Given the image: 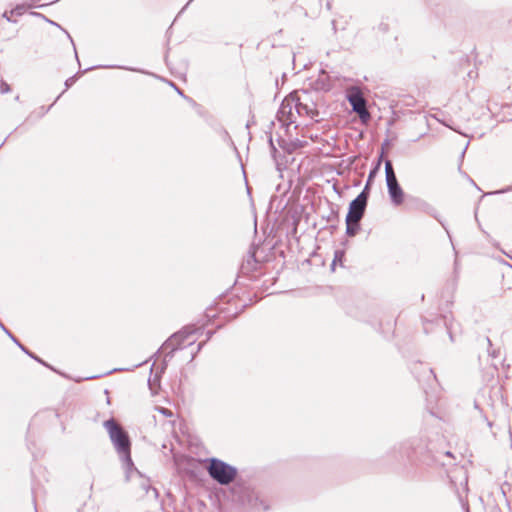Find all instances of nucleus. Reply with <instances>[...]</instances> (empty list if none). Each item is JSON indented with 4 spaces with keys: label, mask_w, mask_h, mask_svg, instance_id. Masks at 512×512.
I'll return each mask as SVG.
<instances>
[{
    "label": "nucleus",
    "mask_w": 512,
    "mask_h": 512,
    "mask_svg": "<svg viewBox=\"0 0 512 512\" xmlns=\"http://www.w3.org/2000/svg\"><path fill=\"white\" fill-rule=\"evenodd\" d=\"M487 424H488L489 427L492 426V423L490 421H487Z\"/></svg>",
    "instance_id": "49"
},
{
    "label": "nucleus",
    "mask_w": 512,
    "mask_h": 512,
    "mask_svg": "<svg viewBox=\"0 0 512 512\" xmlns=\"http://www.w3.org/2000/svg\"><path fill=\"white\" fill-rule=\"evenodd\" d=\"M386 185L390 200L393 205L400 206L404 202V191L400 186L392 162L385 160Z\"/></svg>",
    "instance_id": "6"
},
{
    "label": "nucleus",
    "mask_w": 512,
    "mask_h": 512,
    "mask_svg": "<svg viewBox=\"0 0 512 512\" xmlns=\"http://www.w3.org/2000/svg\"><path fill=\"white\" fill-rule=\"evenodd\" d=\"M510 259L512 260V256H510Z\"/></svg>",
    "instance_id": "53"
},
{
    "label": "nucleus",
    "mask_w": 512,
    "mask_h": 512,
    "mask_svg": "<svg viewBox=\"0 0 512 512\" xmlns=\"http://www.w3.org/2000/svg\"><path fill=\"white\" fill-rule=\"evenodd\" d=\"M208 461L207 470L209 475L219 484L224 485V461L216 458H211Z\"/></svg>",
    "instance_id": "10"
},
{
    "label": "nucleus",
    "mask_w": 512,
    "mask_h": 512,
    "mask_svg": "<svg viewBox=\"0 0 512 512\" xmlns=\"http://www.w3.org/2000/svg\"><path fill=\"white\" fill-rule=\"evenodd\" d=\"M346 234L349 237H354L360 230V222H354V220H348L346 217Z\"/></svg>",
    "instance_id": "16"
},
{
    "label": "nucleus",
    "mask_w": 512,
    "mask_h": 512,
    "mask_svg": "<svg viewBox=\"0 0 512 512\" xmlns=\"http://www.w3.org/2000/svg\"><path fill=\"white\" fill-rule=\"evenodd\" d=\"M7 335L11 338V340H12L15 344H17V342H19V340H18V339H17V338H16V337L11 333V332H9Z\"/></svg>",
    "instance_id": "35"
},
{
    "label": "nucleus",
    "mask_w": 512,
    "mask_h": 512,
    "mask_svg": "<svg viewBox=\"0 0 512 512\" xmlns=\"http://www.w3.org/2000/svg\"><path fill=\"white\" fill-rule=\"evenodd\" d=\"M367 203L357 198L353 199L348 208L346 217L348 220H354V222H360L365 215Z\"/></svg>",
    "instance_id": "8"
},
{
    "label": "nucleus",
    "mask_w": 512,
    "mask_h": 512,
    "mask_svg": "<svg viewBox=\"0 0 512 512\" xmlns=\"http://www.w3.org/2000/svg\"><path fill=\"white\" fill-rule=\"evenodd\" d=\"M171 85H173L175 87V89L177 90V93H179L181 96H184L183 92L180 89H178L173 83H171Z\"/></svg>",
    "instance_id": "39"
},
{
    "label": "nucleus",
    "mask_w": 512,
    "mask_h": 512,
    "mask_svg": "<svg viewBox=\"0 0 512 512\" xmlns=\"http://www.w3.org/2000/svg\"><path fill=\"white\" fill-rule=\"evenodd\" d=\"M33 15L40 16V17L44 18L46 21H48L50 24L61 28L59 24L55 23L54 21L48 20L44 15H42L40 13H33Z\"/></svg>",
    "instance_id": "32"
},
{
    "label": "nucleus",
    "mask_w": 512,
    "mask_h": 512,
    "mask_svg": "<svg viewBox=\"0 0 512 512\" xmlns=\"http://www.w3.org/2000/svg\"><path fill=\"white\" fill-rule=\"evenodd\" d=\"M294 107V101L292 100V93L289 97L285 98L280 106L278 111V119L279 121L291 124L294 122V115L292 109Z\"/></svg>",
    "instance_id": "9"
},
{
    "label": "nucleus",
    "mask_w": 512,
    "mask_h": 512,
    "mask_svg": "<svg viewBox=\"0 0 512 512\" xmlns=\"http://www.w3.org/2000/svg\"><path fill=\"white\" fill-rule=\"evenodd\" d=\"M54 104H56V101H53V103H51L50 107L47 110H49L52 106H54Z\"/></svg>",
    "instance_id": "45"
},
{
    "label": "nucleus",
    "mask_w": 512,
    "mask_h": 512,
    "mask_svg": "<svg viewBox=\"0 0 512 512\" xmlns=\"http://www.w3.org/2000/svg\"><path fill=\"white\" fill-rule=\"evenodd\" d=\"M237 469L226 463L225 483L226 502L229 500L236 507L247 512H266L271 507V497L263 488H252L242 478H237Z\"/></svg>",
    "instance_id": "1"
},
{
    "label": "nucleus",
    "mask_w": 512,
    "mask_h": 512,
    "mask_svg": "<svg viewBox=\"0 0 512 512\" xmlns=\"http://www.w3.org/2000/svg\"><path fill=\"white\" fill-rule=\"evenodd\" d=\"M191 103L193 104L194 108L196 109V112L203 116V107L199 104H197L195 101H193L192 99H190Z\"/></svg>",
    "instance_id": "26"
},
{
    "label": "nucleus",
    "mask_w": 512,
    "mask_h": 512,
    "mask_svg": "<svg viewBox=\"0 0 512 512\" xmlns=\"http://www.w3.org/2000/svg\"><path fill=\"white\" fill-rule=\"evenodd\" d=\"M380 169V161H377L376 165L370 170L369 174H368V178H367V181L368 182V185H371L375 176L377 175L378 171Z\"/></svg>",
    "instance_id": "22"
},
{
    "label": "nucleus",
    "mask_w": 512,
    "mask_h": 512,
    "mask_svg": "<svg viewBox=\"0 0 512 512\" xmlns=\"http://www.w3.org/2000/svg\"><path fill=\"white\" fill-rule=\"evenodd\" d=\"M503 263L512 268V265L508 264L507 262L503 261Z\"/></svg>",
    "instance_id": "48"
},
{
    "label": "nucleus",
    "mask_w": 512,
    "mask_h": 512,
    "mask_svg": "<svg viewBox=\"0 0 512 512\" xmlns=\"http://www.w3.org/2000/svg\"><path fill=\"white\" fill-rule=\"evenodd\" d=\"M437 321L443 322L444 326L446 327V330H447V333L449 335V338L453 342L454 339H453V334H452V322L448 318V316L446 314L441 315V317L438 318Z\"/></svg>",
    "instance_id": "18"
},
{
    "label": "nucleus",
    "mask_w": 512,
    "mask_h": 512,
    "mask_svg": "<svg viewBox=\"0 0 512 512\" xmlns=\"http://www.w3.org/2000/svg\"><path fill=\"white\" fill-rule=\"evenodd\" d=\"M391 454L399 460H407L412 464L425 466L446 465L443 458H453L450 451H442L436 448L433 440L425 435L414 436L406 439L391 449Z\"/></svg>",
    "instance_id": "2"
},
{
    "label": "nucleus",
    "mask_w": 512,
    "mask_h": 512,
    "mask_svg": "<svg viewBox=\"0 0 512 512\" xmlns=\"http://www.w3.org/2000/svg\"><path fill=\"white\" fill-rule=\"evenodd\" d=\"M451 484L455 487L459 500L463 501V494L468 491V476L463 468L457 471V475L451 476Z\"/></svg>",
    "instance_id": "7"
},
{
    "label": "nucleus",
    "mask_w": 512,
    "mask_h": 512,
    "mask_svg": "<svg viewBox=\"0 0 512 512\" xmlns=\"http://www.w3.org/2000/svg\"><path fill=\"white\" fill-rule=\"evenodd\" d=\"M0 328H1L3 331H4L5 329H7V328L3 325V323H2L1 321H0Z\"/></svg>",
    "instance_id": "43"
},
{
    "label": "nucleus",
    "mask_w": 512,
    "mask_h": 512,
    "mask_svg": "<svg viewBox=\"0 0 512 512\" xmlns=\"http://www.w3.org/2000/svg\"><path fill=\"white\" fill-rule=\"evenodd\" d=\"M158 411L160 413H162L163 415H165L166 417H171L173 415V413L171 412V410L167 409V408H164V407H160L158 408Z\"/></svg>",
    "instance_id": "27"
},
{
    "label": "nucleus",
    "mask_w": 512,
    "mask_h": 512,
    "mask_svg": "<svg viewBox=\"0 0 512 512\" xmlns=\"http://www.w3.org/2000/svg\"><path fill=\"white\" fill-rule=\"evenodd\" d=\"M443 124H444L446 127H449V128H451V129L455 130V129H454L451 125H449L448 123L443 122Z\"/></svg>",
    "instance_id": "44"
},
{
    "label": "nucleus",
    "mask_w": 512,
    "mask_h": 512,
    "mask_svg": "<svg viewBox=\"0 0 512 512\" xmlns=\"http://www.w3.org/2000/svg\"><path fill=\"white\" fill-rule=\"evenodd\" d=\"M0 328H1L3 331H4L5 329H7V328L3 325V323H2L1 321H0Z\"/></svg>",
    "instance_id": "42"
},
{
    "label": "nucleus",
    "mask_w": 512,
    "mask_h": 512,
    "mask_svg": "<svg viewBox=\"0 0 512 512\" xmlns=\"http://www.w3.org/2000/svg\"><path fill=\"white\" fill-rule=\"evenodd\" d=\"M418 209L420 211H422V212L432 216L433 218L437 219V210L430 203H428L426 201H423V200H420L418 202Z\"/></svg>",
    "instance_id": "15"
},
{
    "label": "nucleus",
    "mask_w": 512,
    "mask_h": 512,
    "mask_svg": "<svg viewBox=\"0 0 512 512\" xmlns=\"http://www.w3.org/2000/svg\"><path fill=\"white\" fill-rule=\"evenodd\" d=\"M93 68H87L84 72H87V71H90L92 70Z\"/></svg>",
    "instance_id": "50"
},
{
    "label": "nucleus",
    "mask_w": 512,
    "mask_h": 512,
    "mask_svg": "<svg viewBox=\"0 0 512 512\" xmlns=\"http://www.w3.org/2000/svg\"><path fill=\"white\" fill-rule=\"evenodd\" d=\"M343 255H344L343 251H336L335 252V258H334L333 263H332V268H334L336 260L340 259V257H342Z\"/></svg>",
    "instance_id": "31"
},
{
    "label": "nucleus",
    "mask_w": 512,
    "mask_h": 512,
    "mask_svg": "<svg viewBox=\"0 0 512 512\" xmlns=\"http://www.w3.org/2000/svg\"><path fill=\"white\" fill-rule=\"evenodd\" d=\"M384 154H385V150H381V153H380L379 158H378V161H380V163L382 162Z\"/></svg>",
    "instance_id": "38"
},
{
    "label": "nucleus",
    "mask_w": 512,
    "mask_h": 512,
    "mask_svg": "<svg viewBox=\"0 0 512 512\" xmlns=\"http://www.w3.org/2000/svg\"><path fill=\"white\" fill-rule=\"evenodd\" d=\"M428 377H432L433 379H436V376L434 375V372L432 369H428Z\"/></svg>",
    "instance_id": "37"
},
{
    "label": "nucleus",
    "mask_w": 512,
    "mask_h": 512,
    "mask_svg": "<svg viewBox=\"0 0 512 512\" xmlns=\"http://www.w3.org/2000/svg\"><path fill=\"white\" fill-rule=\"evenodd\" d=\"M77 80V75H74L72 77H69L66 81H65V87L66 89L70 88Z\"/></svg>",
    "instance_id": "25"
},
{
    "label": "nucleus",
    "mask_w": 512,
    "mask_h": 512,
    "mask_svg": "<svg viewBox=\"0 0 512 512\" xmlns=\"http://www.w3.org/2000/svg\"><path fill=\"white\" fill-rule=\"evenodd\" d=\"M379 30L382 31V32H387L388 31V25L386 23H381L379 25Z\"/></svg>",
    "instance_id": "34"
},
{
    "label": "nucleus",
    "mask_w": 512,
    "mask_h": 512,
    "mask_svg": "<svg viewBox=\"0 0 512 512\" xmlns=\"http://www.w3.org/2000/svg\"><path fill=\"white\" fill-rule=\"evenodd\" d=\"M314 88L325 92L332 89L331 81L325 71H321V75L314 83Z\"/></svg>",
    "instance_id": "14"
},
{
    "label": "nucleus",
    "mask_w": 512,
    "mask_h": 512,
    "mask_svg": "<svg viewBox=\"0 0 512 512\" xmlns=\"http://www.w3.org/2000/svg\"><path fill=\"white\" fill-rule=\"evenodd\" d=\"M234 296H235V294L233 292L226 291V294H225L226 304H229Z\"/></svg>",
    "instance_id": "30"
},
{
    "label": "nucleus",
    "mask_w": 512,
    "mask_h": 512,
    "mask_svg": "<svg viewBox=\"0 0 512 512\" xmlns=\"http://www.w3.org/2000/svg\"><path fill=\"white\" fill-rule=\"evenodd\" d=\"M65 32H66V34H67V37H69V38H70V40L73 42V40H72V38H71L70 34H68V32H67V31H65Z\"/></svg>",
    "instance_id": "47"
},
{
    "label": "nucleus",
    "mask_w": 512,
    "mask_h": 512,
    "mask_svg": "<svg viewBox=\"0 0 512 512\" xmlns=\"http://www.w3.org/2000/svg\"><path fill=\"white\" fill-rule=\"evenodd\" d=\"M103 426L107 430L109 438L119 454L127 474L131 470L136 469L131 458V441L127 431L114 418L106 420Z\"/></svg>",
    "instance_id": "4"
},
{
    "label": "nucleus",
    "mask_w": 512,
    "mask_h": 512,
    "mask_svg": "<svg viewBox=\"0 0 512 512\" xmlns=\"http://www.w3.org/2000/svg\"><path fill=\"white\" fill-rule=\"evenodd\" d=\"M111 68H114L115 66H110ZM117 68H120V69H127L126 67H123V66H116ZM129 70H131L130 68H128Z\"/></svg>",
    "instance_id": "41"
},
{
    "label": "nucleus",
    "mask_w": 512,
    "mask_h": 512,
    "mask_svg": "<svg viewBox=\"0 0 512 512\" xmlns=\"http://www.w3.org/2000/svg\"><path fill=\"white\" fill-rule=\"evenodd\" d=\"M31 7H33L32 4H26V3L18 4L10 11H7V10L4 11V13L2 14V17L5 20H7L8 22L17 23V19L14 17L22 16L26 12V10Z\"/></svg>",
    "instance_id": "12"
},
{
    "label": "nucleus",
    "mask_w": 512,
    "mask_h": 512,
    "mask_svg": "<svg viewBox=\"0 0 512 512\" xmlns=\"http://www.w3.org/2000/svg\"><path fill=\"white\" fill-rule=\"evenodd\" d=\"M24 353H26L29 357L34 359L35 361L41 363L42 365L51 368L46 362H44L42 359H40L37 355H35L33 352L28 350V347H25L20 342H17L16 344Z\"/></svg>",
    "instance_id": "17"
},
{
    "label": "nucleus",
    "mask_w": 512,
    "mask_h": 512,
    "mask_svg": "<svg viewBox=\"0 0 512 512\" xmlns=\"http://www.w3.org/2000/svg\"><path fill=\"white\" fill-rule=\"evenodd\" d=\"M203 345H204V342H200V343L197 345V349H196V351H195V352H192V354H191V359H194V357H195L196 353H198V352L201 350V348H202V346H203Z\"/></svg>",
    "instance_id": "33"
},
{
    "label": "nucleus",
    "mask_w": 512,
    "mask_h": 512,
    "mask_svg": "<svg viewBox=\"0 0 512 512\" xmlns=\"http://www.w3.org/2000/svg\"><path fill=\"white\" fill-rule=\"evenodd\" d=\"M486 342H487V345H488V353H489V356L493 359H496L500 356V349H491L492 347V342L490 340L489 337H486L485 338Z\"/></svg>",
    "instance_id": "21"
},
{
    "label": "nucleus",
    "mask_w": 512,
    "mask_h": 512,
    "mask_svg": "<svg viewBox=\"0 0 512 512\" xmlns=\"http://www.w3.org/2000/svg\"><path fill=\"white\" fill-rule=\"evenodd\" d=\"M220 312L221 309L218 307H208L204 315L206 318L204 324L201 326H197L196 324L187 325L168 338L161 347L165 352V360L171 359L176 350L192 346L197 340L195 337L196 334H205L206 339H210L214 332L224 325L223 318L219 317Z\"/></svg>",
    "instance_id": "3"
},
{
    "label": "nucleus",
    "mask_w": 512,
    "mask_h": 512,
    "mask_svg": "<svg viewBox=\"0 0 512 512\" xmlns=\"http://www.w3.org/2000/svg\"><path fill=\"white\" fill-rule=\"evenodd\" d=\"M332 26H333L334 32H336L337 31V27H336V21L335 20L332 21Z\"/></svg>",
    "instance_id": "40"
},
{
    "label": "nucleus",
    "mask_w": 512,
    "mask_h": 512,
    "mask_svg": "<svg viewBox=\"0 0 512 512\" xmlns=\"http://www.w3.org/2000/svg\"><path fill=\"white\" fill-rule=\"evenodd\" d=\"M269 144H270L271 154L273 157H275V155L277 153V149H276L275 145L273 144V140L271 137L269 139Z\"/></svg>",
    "instance_id": "29"
},
{
    "label": "nucleus",
    "mask_w": 512,
    "mask_h": 512,
    "mask_svg": "<svg viewBox=\"0 0 512 512\" xmlns=\"http://www.w3.org/2000/svg\"><path fill=\"white\" fill-rule=\"evenodd\" d=\"M512 191V185L511 186H508L506 188H503L501 190H498V191H495V192H492L491 194H503V193H507V192H510Z\"/></svg>",
    "instance_id": "28"
},
{
    "label": "nucleus",
    "mask_w": 512,
    "mask_h": 512,
    "mask_svg": "<svg viewBox=\"0 0 512 512\" xmlns=\"http://www.w3.org/2000/svg\"><path fill=\"white\" fill-rule=\"evenodd\" d=\"M35 512H38L36 508H35Z\"/></svg>",
    "instance_id": "52"
},
{
    "label": "nucleus",
    "mask_w": 512,
    "mask_h": 512,
    "mask_svg": "<svg viewBox=\"0 0 512 512\" xmlns=\"http://www.w3.org/2000/svg\"><path fill=\"white\" fill-rule=\"evenodd\" d=\"M11 91L10 85L6 83L5 81H2L0 84V92L2 94H7Z\"/></svg>",
    "instance_id": "24"
},
{
    "label": "nucleus",
    "mask_w": 512,
    "mask_h": 512,
    "mask_svg": "<svg viewBox=\"0 0 512 512\" xmlns=\"http://www.w3.org/2000/svg\"><path fill=\"white\" fill-rule=\"evenodd\" d=\"M259 261L256 259L255 251L249 252L247 258L242 263V271L244 273H250L257 269Z\"/></svg>",
    "instance_id": "13"
},
{
    "label": "nucleus",
    "mask_w": 512,
    "mask_h": 512,
    "mask_svg": "<svg viewBox=\"0 0 512 512\" xmlns=\"http://www.w3.org/2000/svg\"><path fill=\"white\" fill-rule=\"evenodd\" d=\"M390 145V141L388 139H386L383 144H382V150L385 149V147H388Z\"/></svg>",
    "instance_id": "36"
},
{
    "label": "nucleus",
    "mask_w": 512,
    "mask_h": 512,
    "mask_svg": "<svg viewBox=\"0 0 512 512\" xmlns=\"http://www.w3.org/2000/svg\"><path fill=\"white\" fill-rule=\"evenodd\" d=\"M370 189H371V185H368V182H366L363 190L360 192V194L356 198L361 201H364L368 204V199L370 196Z\"/></svg>",
    "instance_id": "20"
},
{
    "label": "nucleus",
    "mask_w": 512,
    "mask_h": 512,
    "mask_svg": "<svg viewBox=\"0 0 512 512\" xmlns=\"http://www.w3.org/2000/svg\"><path fill=\"white\" fill-rule=\"evenodd\" d=\"M346 99L352 107V111L357 113L360 120L366 123L370 120L371 115L367 109V101L359 86H350L346 89Z\"/></svg>",
    "instance_id": "5"
},
{
    "label": "nucleus",
    "mask_w": 512,
    "mask_h": 512,
    "mask_svg": "<svg viewBox=\"0 0 512 512\" xmlns=\"http://www.w3.org/2000/svg\"><path fill=\"white\" fill-rule=\"evenodd\" d=\"M370 189H371V185H368V182H366L363 190L360 192V194L356 198L361 201H364L368 204V199L370 196Z\"/></svg>",
    "instance_id": "19"
},
{
    "label": "nucleus",
    "mask_w": 512,
    "mask_h": 512,
    "mask_svg": "<svg viewBox=\"0 0 512 512\" xmlns=\"http://www.w3.org/2000/svg\"><path fill=\"white\" fill-rule=\"evenodd\" d=\"M4 332L8 334L10 331L8 329H5Z\"/></svg>",
    "instance_id": "51"
},
{
    "label": "nucleus",
    "mask_w": 512,
    "mask_h": 512,
    "mask_svg": "<svg viewBox=\"0 0 512 512\" xmlns=\"http://www.w3.org/2000/svg\"><path fill=\"white\" fill-rule=\"evenodd\" d=\"M292 100L294 101V108L296 109V112L299 115H307L310 118L314 119L316 116H318V111L313 105L304 104L301 102L300 97L297 95V93H292Z\"/></svg>",
    "instance_id": "11"
},
{
    "label": "nucleus",
    "mask_w": 512,
    "mask_h": 512,
    "mask_svg": "<svg viewBox=\"0 0 512 512\" xmlns=\"http://www.w3.org/2000/svg\"><path fill=\"white\" fill-rule=\"evenodd\" d=\"M54 104H56V101H53V103H51L50 107L47 110H49L52 106H54Z\"/></svg>",
    "instance_id": "46"
},
{
    "label": "nucleus",
    "mask_w": 512,
    "mask_h": 512,
    "mask_svg": "<svg viewBox=\"0 0 512 512\" xmlns=\"http://www.w3.org/2000/svg\"><path fill=\"white\" fill-rule=\"evenodd\" d=\"M246 306L245 303H241L240 304V310H235V311H232L230 307L226 306V310H225V313H226V321L230 318H234L237 316V314Z\"/></svg>",
    "instance_id": "23"
}]
</instances>
